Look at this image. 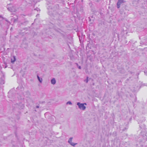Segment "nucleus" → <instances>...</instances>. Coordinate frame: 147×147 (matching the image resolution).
<instances>
[{"label": "nucleus", "instance_id": "nucleus-1", "mask_svg": "<svg viewBox=\"0 0 147 147\" xmlns=\"http://www.w3.org/2000/svg\"><path fill=\"white\" fill-rule=\"evenodd\" d=\"M77 105L78 106L79 108L81 110H84L86 108V107L84 106V105H86V103H81L80 102H78L77 103Z\"/></svg>", "mask_w": 147, "mask_h": 147}, {"label": "nucleus", "instance_id": "nucleus-2", "mask_svg": "<svg viewBox=\"0 0 147 147\" xmlns=\"http://www.w3.org/2000/svg\"><path fill=\"white\" fill-rule=\"evenodd\" d=\"M125 2V0H118L117 3V6L118 8L120 7L121 4Z\"/></svg>", "mask_w": 147, "mask_h": 147}, {"label": "nucleus", "instance_id": "nucleus-3", "mask_svg": "<svg viewBox=\"0 0 147 147\" xmlns=\"http://www.w3.org/2000/svg\"><path fill=\"white\" fill-rule=\"evenodd\" d=\"M51 83L53 85H54L56 83V81L55 78H52L51 80Z\"/></svg>", "mask_w": 147, "mask_h": 147}, {"label": "nucleus", "instance_id": "nucleus-4", "mask_svg": "<svg viewBox=\"0 0 147 147\" xmlns=\"http://www.w3.org/2000/svg\"><path fill=\"white\" fill-rule=\"evenodd\" d=\"M37 77L38 79V81H39V82L40 83H41L42 82V78H40V77H39V76L38 75H37Z\"/></svg>", "mask_w": 147, "mask_h": 147}, {"label": "nucleus", "instance_id": "nucleus-5", "mask_svg": "<svg viewBox=\"0 0 147 147\" xmlns=\"http://www.w3.org/2000/svg\"><path fill=\"white\" fill-rule=\"evenodd\" d=\"M72 138H69L68 142L70 144H71L72 142Z\"/></svg>", "mask_w": 147, "mask_h": 147}, {"label": "nucleus", "instance_id": "nucleus-6", "mask_svg": "<svg viewBox=\"0 0 147 147\" xmlns=\"http://www.w3.org/2000/svg\"><path fill=\"white\" fill-rule=\"evenodd\" d=\"M70 144L73 146H75L77 144V143H74V142H72L71 144Z\"/></svg>", "mask_w": 147, "mask_h": 147}, {"label": "nucleus", "instance_id": "nucleus-7", "mask_svg": "<svg viewBox=\"0 0 147 147\" xmlns=\"http://www.w3.org/2000/svg\"><path fill=\"white\" fill-rule=\"evenodd\" d=\"M66 104L67 105L69 104V105H72V103H71V101H69L67 102Z\"/></svg>", "mask_w": 147, "mask_h": 147}, {"label": "nucleus", "instance_id": "nucleus-8", "mask_svg": "<svg viewBox=\"0 0 147 147\" xmlns=\"http://www.w3.org/2000/svg\"><path fill=\"white\" fill-rule=\"evenodd\" d=\"M14 60L13 61L11 59V62L12 63L14 62L15 61V58L14 57Z\"/></svg>", "mask_w": 147, "mask_h": 147}, {"label": "nucleus", "instance_id": "nucleus-9", "mask_svg": "<svg viewBox=\"0 0 147 147\" xmlns=\"http://www.w3.org/2000/svg\"><path fill=\"white\" fill-rule=\"evenodd\" d=\"M76 64L78 66V67L79 69H81V66H78V65L77 63H76Z\"/></svg>", "mask_w": 147, "mask_h": 147}, {"label": "nucleus", "instance_id": "nucleus-10", "mask_svg": "<svg viewBox=\"0 0 147 147\" xmlns=\"http://www.w3.org/2000/svg\"><path fill=\"white\" fill-rule=\"evenodd\" d=\"M7 9L10 11H11V12L13 11L12 10H11V9H10V8H8Z\"/></svg>", "mask_w": 147, "mask_h": 147}, {"label": "nucleus", "instance_id": "nucleus-11", "mask_svg": "<svg viewBox=\"0 0 147 147\" xmlns=\"http://www.w3.org/2000/svg\"><path fill=\"white\" fill-rule=\"evenodd\" d=\"M88 77H87V80H86V82H88Z\"/></svg>", "mask_w": 147, "mask_h": 147}, {"label": "nucleus", "instance_id": "nucleus-12", "mask_svg": "<svg viewBox=\"0 0 147 147\" xmlns=\"http://www.w3.org/2000/svg\"><path fill=\"white\" fill-rule=\"evenodd\" d=\"M36 107L37 108H38L39 107L38 106H36Z\"/></svg>", "mask_w": 147, "mask_h": 147}, {"label": "nucleus", "instance_id": "nucleus-13", "mask_svg": "<svg viewBox=\"0 0 147 147\" xmlns=\"http://www.w3.org/2000/svg\"><path fill=\"white\" fill-rule=\"evenodd\" d=\"M39 9H38V8H37V9H34V10H36L37 11H38Z\"/></svg>", "mask_w": 147, "mask_h": 147}, {"label": "nucleus", "instance_id": "nucleus-14", "mask_svg": "<svg viewBox=\"0 0 147 147\" xmlns=\"http://www.w3.org/2000/svg\"><path fill=\"white\" fill-rule=\"evenodd\" d=\"M0 18H2V19H3V18L1 16H0Z\"/></svg>", "mask_w": 147, "mask_h": 147}, {"label": "nucleus", "instance_id": "nucleus-15", "mask_svg": "<svg viewBox=\"0 0 147 147\" xmlns=\"http://www.w3.org/2000/svg\"><path fill=\"white\" fill-rule=\"evenodd\" d=\"M39 14H37V15L36 16H39Z\"/></svg>", "mask_w": 147, "mask_h": 147}, {"label": "nucleus", "instance_id": "nucleus-16", "mask_svg": "<svg viewBox=\"0 0 147 147\" xmlns=\"http://www.w3.org/2000/svg\"><path fill=\"white\" fill-rule=\"evenodd\" d=\"M6 21L7 22H8L7 20H6Z\"/></svg>", "mask_w": 147, "mask_h": 147}, {"label": "nucleus", "instance_id": "nucleus-17", "mask_svg": "<svg viewBox=\"0 0 147 147\" xmlns=\"http://www.w3.org/2000/svg\"><path fill=\"white\" fill-rule=\"evenodd\" d=\"M1 24V22H0V24Z\"/></svg>", "mask_w": 147, "mask_h": 147}]
</instances>
